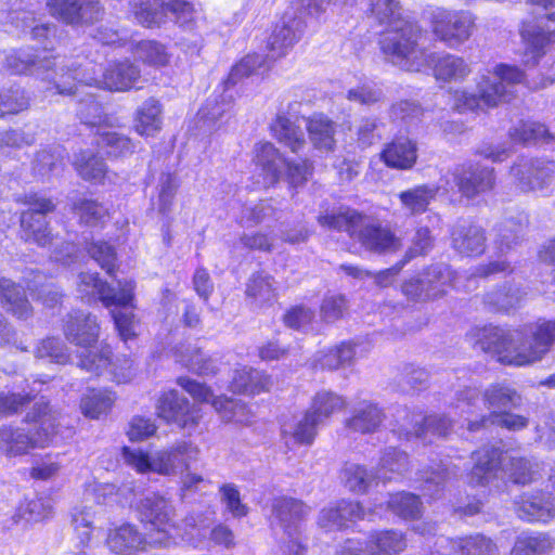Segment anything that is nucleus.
Returning <instances> with one entry per match:
<instances>
[{
	"mask_svg": "<svg viewBox=\"0 0 555 555\" xmlns=\"http://www.w3.org/2000/svg\"><path fill=\"white\" fill-rule=\"evenodd\" d=\"M477 343L498 361L525 366L541 361L555 344V320H539L516 331L489 325L477 330Z\"/></svg>",
	"mask_w": 555,
	"mask_h": 555,
	"instance_id": "1",
	"label": "nucleus"
},
{
	"mask_svg": "<svg viewBox=\"0 0 555 555\" xmlns=\"http://www.w3.org/2000/svg\"><path fill=\"white\" fill-rule=\"evenodd\" d=\"M100 326L96 318L91 313L75 311L67 315L64 324V334L68 341L83 349L80 353V366L96 375L103 374L107 369L117 383H127L132 377L131 362L124 361L120 372L111 363V349H98Z\"/></svg>",
	"mask_w": 555,
	"mask_h": 555,
	"instance_id": "2",
	"label": "nucleus"
},
{
	"mask_svg": "<svg viewBox=\"0 0 555 555\" xmlns=\"http://www.w3.org/2000/svg\"><path fill=\"white\" fill-rule=\"evenodd\" d=\"M134 288L132 280L117 281V289L106 282L101 281L96 273H81L79 275L78 292L91 298H98L105 308L111 309V314L124 341L135 336Z\"/></svg>",
	"mask_w": 555,
	"mask_h": 555,
	"instance_id": "3",
	"label": "nucleus"
},
{
	"mask_svg": "<svg viewBox=\"0 0 555 555\" xmlns=\"http://www.w3.org/2000/svg\"><path fill=\"white\" fill-rule=\"evenodd\" d=\"M524 81V73L514 65L498 64L492 70L479 76L476 82L477 93L464 89L451 93L452 107L460 112H474L483 107H495L508 102L513 88Z\"/></svg>",
	"mask_w": 555,
	"mask_h": 555,
	"instance_id": "4",
	"label": "nucleus"
},
{
	"mask_svg": "<svg viewBox=\"0 0 555 555\" xmlns=\"http://www.w3.org/2000/svg\"><path fill=\"white\" fill-rule=\"evenodd\" d=\"M60 413L47 402H37L26 414V423L37 424L36 431L29 437L20 428L2 426L0 428V452L8 457L20 456L35 448H46L53 442L59 433Z\"/></svg>",
	"mask_w": 555,
	"mask_h": 555,
	"instance_id": "5",
	"label": "nucleus"
},
{
	"mask_svg": "<svg viewBox=\"0 0 555 555\" xmlns=\"http://www.w3.org/2000/svg\"><path fill=\"white\" fill-rule=\"evenodd\" d=\"M135 509L142 522L150 524L153 529L166 534L168 538L180 537L188 542H195L207 534L210 519L201 518L198 521L193 515L188 516L182 526L173 522L175 507L168 499L156 492H151L138 500Z\"/></svg>",
	"mask_w": 555,
	"mask_h": 555,
	"instance_id": "6",
	"label": "nucleus"
},
{
	"mask_svg": "<svg viewBox=\"0 0 555 555\" xmlns=\"http://www.w3.org/2000/svg\"><path fill=\"white\" fill-rule=\"evenodd\" d=\"M474 466L468 475L473 486H486L498 476L500 468L515 483H529L540 476V465L524 457L502 454L496 448H483L473 453Z\"/></svg>",
	"mask_w": 555,
	"mask_h": 555,
	"instance_id": "7",
	"label": "nucleus"
},
{
	"mask_svg": "<svg viewBox=\"0 0 555 555\" xmlns=\"http://www.w3.org/2000/svg\"><path fill=\"white\" fill-rule=\"evenodd\" d=\"M199 453L198 446L188 440L178 441L152 455L127 447L122 450L126 463L138 473H156L163 476H176L188 470L198 460Z\"/></svg>",
	"mask_w": 555,
	"mask_h": 555,
	"instance_id": "8",
	"label": "nucleus"
},
{
	"mask_svg": "<svg viewBox=\"0 0 555 555\" xmlns=\"http://www.w3.org/2000/svg\"><path fill=\"white\" fill-rule=\"evenodd\" d=\"M387 27L379 43L383 53L393 65L418 72L428 64L429 56L418 46L421 31L417 26L402 18Z\"/></svg>",
	"mask_w": 555,
	"mask_h": 555,
	"instance_id": "9",
	"label": "nucleus"
},
{
	"mask_svg": "<svg viewBox=\"0 0 555 555\" xmlns=\"http://www.w3.org/2000/svg\"><path fill=\"white\" fill-rule=\"evenodd\" d=\"M253 162L259 175L257 183L262 188L273 186L281 179H285L291 186L296 188L307 182L312 175V166L308 160H287L269 142L255 145Z\"/></svg>",
	"mask_w": 555,
	"mask_h": 555,
	"instance_id": "10",
	"label": "nucleus"
},
{
	"mask_svg": "<svg viewBox=\"0 0 555 555\" xmlns=\"http://www.w3.org/2000/svg\"><path fill=\"white\" fill-rule=\"evenodd\" d=\"M135 21L147 28L160 27L169 17L179 27L193 29L202 17L201 9L186 0H129Z\"/></svg>",
	"mask_w": 555,
	"mask_h": 555,
	"instance_id": "11",
	"label": "nucleus"
},
{
	"mask_svg": "<svg viewBox=\"0 0 555 555\" xmlns=\"http://www.w3.org/2000/svg\"><path fill=\"white\" fill-rule=\"evenodd\" d=\"M81 64L70 61L68 68V80L75 92L76 82L87 86H95L109 91H128L135 86L140 78V70L129 62H117L109 64L105 69L101 66L87 62L81 69Z\"/></svg>",
	"mask_w": 555,
	"mask_h": 555,
	"instance_id": "12",
	"label": "nucleus"
},
{
	"mask_svg": "<svg viewBox=\"0 0 555 555\" xmlns=\"http://www.w3.org/2000/svg\"><path fill=\"white\" fill-rule=\"evenodd\" d=\"M5 67L12 74L30 73L41 77L42 80H53L52 87H47L46 91L55 90V93L69 95L73 93V85L68 80V68L70 61L66 64H57L55 60L51 62L47 56L33 54L28 50L11 51L5 54Z\"/></svg>",
	"mask_w": 555,
	"mask_h": 555,
	"instance_id": "13",
	"label": "nucleus"
},
{
	"mask_svg": "<svg viewBox=\"0 0 555 555\" xmlns=\"http://www.w3.org/2000/svg\"><path fill=\"white\" fill-rule=\"evenodd\" d=\"M427 18L435 37L451 49L465 43L475 28V16L464 10L436 7L428 11Z\"/></svg>",
	"mask_w": 555,
	"mask_h": 555,
	"instance_id": "14",
	"label": "nucleus"
},
{
	"mask_svg": "<svg viewBox=\"0 0 555 555\" xmlns=\"http://www.w3.org/2000/svg\"><path fill=\"white\" fill-rule=\"evenodd\" d=\"M178 384L192 396L194 400L211 403L215 411L224 422L247 425L253 420L251 411L241 401H234L224 397H215L210 388L188 377H180Z\"/></svg>",
	"mask_w": 555,
	"mask_h": 555,
	"instance_id": "15",
	"label": "nucleus"
},
{
	"mask_svg": "<svg viewBox=\"0 0 555 555\" xmlns=\"http://www.w3.org/2000/svg\"><path fill=\"white\" fill-rule=\"evenodd\" d=\"M480 404L492 412H504L505 409L516 408L520 404L519 395L505 385H492L486 389L483 397L479 398L476 388H467L460 392L456 409L462 413L474 414L480 409Z\"/></svg>",
	"mask_w": 555,
	"mask_h": 555,
	"instance_id": "16",
	"label": "nucleus"
},
{
	"mask_svg": "<svg viewBox=\"0 0 555 555\" xmlns=\"http://www.w3.org/2000/svg\"><path fill=\"white\" fill-rule=\"evenodd\" d=\"M406 547L405 537L398 530L372 532L367 540L348 539L337 555H399Z\"/></svg>",
	"mask_w": 555,
	"mask_h": 555,
	"instance_id": "17",
	"label": "nucleus"
},
{
	"mask_svg": "<svg viewBox=\"0 0 555 555\" xmlns=\"http://www.w3.org/2000/svg\"><path fill=\"white\" fill-rule=\"evenodd\" d=\"M272 509L286 535L284 540L286 551L289 554L299 555L302 548L299 521L308 514L309 508L298 500L279 498L274 500Z\"/></svg>",
	"mask_w": 555,
	"mask_h": 555,
	"instance_id": "18",
	"label": "nucleus"
},
{
	"mask_svg": "<svg viewBox=\"0 0 555 555\" xmlns=\"http://www.w3.org/2000/svg\"><path fill=\"white\" fill-rule=\"evenodd\" d=\"M25 203L29 208L21 216L23 237L26 242L47 246L53 238L48 231L46 214L53 210V203L37 194L27 196Z\"/></svg>",
	"mask_w": 555,
	"mask_h": 555,
	"instance_id": "19",
	"label": "nucleus"
},
{
	"mask_svg": "<svg viewBox=\"0 0 555 555\" xmlns=\"http://www.w3.org/2000/svg\"><path fill=\"white\" fill-rule=\"evenodd\" d=\"M156 410L159 417L186 430L195 429L203 417L202 409L191 404L176 390L164 392L158 399Z\"/></svg>",
	"mask_w": 555,
	"mask_h": 555,
	"instance_id": "20",
	"label": "nucleus"
},
{
	"mask_svg": "<svg viewBox=\"0 0 555 555\" xmlns=\"http://www.w3.org/2000/svg\"><path fill=\"white\" fill-rule=\"evenodd\" d=\"M350 237L357 240L366 250L377 254L396 253L402 246L400 237L390 229L361 214Z\"/></svg>",
	"mask_w": 555,
	"mask_h": 555,
	"instance_id": "21",
	"label": "nucleus"
},
{
	"mask_svg": "<svg viewBox=\"0 0 555 555\" xmlns=\"http://www.w3.org/2000/svg\"><path fill=\"white\" fill-rule=\"evenodd\" d=\"M511 175L524 192L547 191L555 180V163L521 160L512 167Z\"/></svg>",
	"mask_w": 555,
	"mask_h": 555,
	"instance_id": "22",
	"label": "nucleus"
},
{
	"mask_svg": "<svg viewBox=\"0 0 555 555\" xmlns=\"http://www.w3.org/2000/svg\"><path fill=\"white\" fill-rule=\"evenodd\" d=\"M447 283H456L450 268L437 264L430 268L422 279L406 282L402 289L411 299L431 298L443 292L440 287Z\"/></svg>",
	"mask_w": 555,
	"mask_h": 555,
	"instance_id": "23",
	"label": "nucleus"
},
{
	"mask_svg": "<svg viewBox=\"0 0 555 555\" xmlns=\"http://www.w3.org/2000/svg\"><path fill=\"white\" fill-rule=\"evenodd\" d=\"M519 518L529 522H548L555 517V496L542 491L524 493L515 502Z\"/></svg>",
	"mask_w": 555,
	"mask_h": 555,
	"instance_id": "24",
	"label": "nucleus"
},
{
	"mask_svg": "<svg viewBox=\"0 0 555 555\" xmlns=\"http://www.w3.org/2000/svg\"><path fill=\"white\" fill-rule=\"evenodd\" d=\"M365 516V511L358 502L343 500L321 509L318 526L326 532L341 530L348 522Z\"/></svg>",
	"mask_w": 555,
	"mask_h": 555,
	"instance_id": "25",
	"label": "nucleus"
},
{
	"mask_svg": "<svg viewBox=\"0 0 555 555\" xmlns=\"http://www.w3.org/2000/svg\"><path fill=\"white\" fill-rule=\"evenodd\" d=\"M53 15L67 24L91 23L101 13L98 0H48Z\"/></svg>",
	"mask_w": 555,
	"mask_h": 555,
	"instance_id": "26",
	"label": "nucleus"
},
{
	"mask_svg": "<svg viewBox=\"0 0 555 555\" xmlns=\"http://www.w3.org/2000/svg\"><path fill=\"white\" fill-rule=\"evenodd\" d=\"M106 545L113 553L129 555L132 552L144 551L146 540L134 525L124 522L108 530Z\"/></svg>",
	"mask_w": 555,
	"mask_h": 555,
	"instance_id": "27",
	"label": "nucleus"
},
{
	"mask_svg": "<svg viewBox=\"0 0 555 555\" xmlns=\"http://www.w3.org/2000/svg\"><path fill=\"white\" fill-rule=\"evenodd\" d=\"M304 33V25L300 20L291 18L278 24L269 37V50L271 59L285 55L288 50L299 40Z\"/></svg>",
	"mask_w": 555,
	"mask_h": 555,
	"instance_id": "28",
	"label": "nucleus"
},
{
	"mask_svg": "<svg viewBox=\"0 0 555 555\" xmlns=\"http://www.w3.org/2000/svg\"><path fill=\"white\" fill-rule=\"evenodd\" d=\"M304 33V25L300 20L291 18L278 24L269 37V50L271 59L285 55L288 50L299 40Z\"/></svg>",
	"mask_w": 555,
	"mask_h": 555,
	"instance_id": "29",
	"label": "nucleus"
},
{
	"mask_svg": "<svg viewBox=\"0 0 555 555\" xmlns=\"http://www.w3.org/2000/svg\"><path fill=\"white\" fill-rule=\"evenodd\" d=\"M232 95L221 94L209 98L196 114L197 127L203 132H212L220 128L221 120L230 113Z\"/></svg>",
	"mask_w": 555,
	"mask_h": 555,
	"instance_id": "30",
	"label": "nucleus"
},
{
	"mask_svg": "<svg viewBox=\"0 0 555 555\" xmlns=\"http://www.w3.org/2000/svg\"><path fill=\"white\" fill-rule=\"evenodd\" d=\"M459 191L468 199L492 189L494 184L493 172L489 168L463 169L454 175Z\"/></svg>",
	"mask_w": 555,
	"mask_h": 555,
	"instance_id": "31",
	"label": "nucleus"
},
{
	"mask_svg": "<svg viewBox=\"0 0 555 555\" xmlns=\"http://www.w3.org/2000/svg\"><path fill=\"white\" fill-rule=\"evenodd\" d=\"M321 424L307 411L300 418H294L282 425V437L288 448L294 446H309L317 436V428Z\"/></svg>",
	"mask_w": 555,
	"mask_h": 555,
	"instance_id": "32",
	"label": "nucleus"
},
{
	"mask_svg": "<svg viewBox=\"0 0 555 555\" xmlns=\"http://www.w3.org/2000/svg\"><path fill=\"white\" fill-rule=\"evenodd\" d=\"M555 547V539L540 531H524L513 544L509 555H550Z\"/></svg>",
	"mask_w": 555,
	"mask_h": 555,
	"instance_id": "33",
	"label": "nucleus"
},
{
	"mask_svg": "<svg viewBox=\"0 0 555 555\" xmlns=\"http://www.w3.org/2000/svg\"><path fill=\"white\" fill-rule=\"evenodd\" d=\"M434 76L440 81H462L472 73L470 65L461 56L442 54L431 59Z\"/></svg>",
	"mask_w": 555,
	"mask_h": 555,
	"instance_id": "34",
	"label": "nucleus"
},
{
	"mask_svg": "<svg viewBox=\"0 0 555 555\" xmlns=\"http://www.w3.org/2000/svg\"><path fill=\"white\" fill-rule=\"evenodd\" d=\"M272 385L271 378L251 367L243 366L234 371L230 389L233 392L256 395L268 391Z\"/></svg>",
	"mask_w": 555,
	"mask_h": 555,
	"instance_id": "35",
	"label": "nucleus"
},
{
	"mask_svg": "<svg viewBox=\"0 0 555 555\" xmlns=\"http://www.w3.org/2000/svg\"><path fill=\"white\" fill-rule=\"evenodd\" d=\"M0 298L3 307L14 317L27 320L33 315V308L24 291L9 279L0 276Z\"/></svg>",
	"mask_w": 555,
	"mask_h": 555,
	"instance_id": "36",
	"label": "nucleus"
},
{
	"mask_svg": "<svg viewBox=\"0 0 555 555\" xmlns=\"http://www.w3.org/2000/svg\"><path fill=\"white\" fill-rule=\"evenodd\" d=\"M382 158L388 167L410 169L417 158L416 145L405 138L396 139L384 149Z\"/></svg>",
	"mask_w": 555,
	"mask_h": 555,
	"instance_id": "37",
	"label": "nucleus"
},
{
	"mask_svg": "<svg viewBox=\"0 0 555 555\" xmlns=\"http://www.w3.org/2000/svg\"><path fill=\"white\" fill-rule=\"evenodd\" d=\"M485 233L479 227H459L452 232L453 248L462 255H480L485 250Z\"/></svg>",
	"mask_w": 555,
	"mask_h": 555,
	"instance_id": "38",
	"label": "nucleus"
},
{
	"mask_svg": "<svg viewBox=\"0 0 555 555\" xmlns=\"http://www.w3.org/2000/svg\"><path fill=\"white\" fill-rule=\"evenodd\" d=\"M271 131L280 143L294 153H298L306 144L300 125H297V120H292L285 115H278L271 125Z\"/></svg>",
	"mask_w": 555,
	"mask_h": 555,
	"instance_id": "39",
	"label": "nucleus"
},
{
	"mask_svg": "<svg viewBox=\"0 0 555 555\" xmlns=\"http://www.w3.org/2000/svg\"><path fill=\"white\" fill-rule=\"evenodd\" d=\"M346 406L347 401L343 396L331 390H321L314 395L307 411L309 415L314 416L315 422L323 425L333 414L343 411Z\"/></svg>",
	"mask_w": 555,
	"mask_h": 555,
	"instance_id": "40",
	"label": "nucleus"
},
{
	"mask_svg": "<svg viewBox=\"0 0 555 555\" xmlns=\"http://www.w3.org/2000/svg\"><path fill=\"white\" fill-rule=\"evenodd\" d=\"M439 186L422 184L399 193L402 208L410 215H420L427 210L429 204L435 199Z\"/></svg>",
	"mask_w": 555,
	"mask_h": 555,
	"instance_id": "41",
	"label": "nucleus"
},
{
	"mask_svg": "<svg viewBox=\"0 0 555 555\" xmlns=\"http://www.w3.org/2000/svg\"><path fill=\"white\" fill-rule=\"evenodd\" d=\"M162 128V107L155 99H149L137 109L134 129L142 137H152Z\"/></svg>",
	"mask_w": 555,
	"mask_h": 555,
	"instance_id": "42",
	"label": "nucleus"
},
{
	"mask_svg": "<svg viewBox=\"0 0 555 555\" xmlns=\"http://www.w3.org/2000/svg\"><path fill=\"white\" fill-rule=\"evenodd\" d=\"M116 396L108 389H89L81 398V413L89 418H100L112 409Z\"/></svg>",
	"mask_w": 555,
	"mask_h": 555,
	"instance_id": "43",
	"label": "nucleus"
},
{
	"mask_svg": "<svg viewBox=\"0 0 555 555\" xmlns=\"http://www.w3.org/2000/svg\"><path fill=\"white\" fill-rule=\"evenodd\" d=\"M357 347L351 343H341L327 350H322L315 357V365L327 370H338L350 365L358 354Z\"/></svg>",
	"mask_w": 555,
	"mask_h": 555,
	"instance_id": "44",
	"label": "nucleus"
},
{
	"mask_svg": "<svg viewBox=\"0 0 555 555\" xmlns=\"http://www.w3.org/2000/svg\"><path fill=\"white\" fill-rule=\"evenodd\" d=\"M383 421L382 411L372 403L362 402L354 409L353 415L346 421V426L358 433H372Z\"/></svg>",
	"mask_w": 555,
	"mask_h": 555,
	"instance_id": "45",
	"label": "nucleus"
},
{
	"mask_svg": "<svg viewBox=\"0 0 555 555\" xmlns=\"http://www.w3.org/2000/svg\"><path fill=\"white\" fill-rule=\"evenodd\" d=\"M307 129L314 147L332 151L335 145V126L327 117L314 115L307 121Z\"/></svg>",
	"mask_w": 555,
	"mask_h": 555,
	"instance_id": "46",
	"label": "nucleus"
},
{
	"mask_svg": "<svg viewBox=\"0 0 555 555\" xmlns=\"http://www.w3.org/2000/svg\"><path fill=\"white\" fill-rule=\"evenodd\" d=\"M73 165L78 175L87 181L103 183L107 173L105 163L91 151H82L75 155Z\"/></svg>",
	"mask_w": 555,
	"mask_h": 555,
	"instance_id": "47",
	"label": "nucleus"
},
{
	"mask_svg": "<svg viewBox=\"0 0 555 555\" xmlns=\"http://www.w3.org/2000/svg\"><path fill=\"white\" fill-rule=\"evenodd\" d=\"M520 35L533 59L540 57L550 44L555 43L554 30H544L540 25L529 22L522 23Z\"/></svg>",
	"mask_w": 555,
	"mask_h": 555,
	"instance_id": "48",
	"label": "nucleus"
},
{
	"mask_svg": "<svg viewBox=\"0 0 555 555\" xmlns=\"http://www.w3.org/2000/svg\"><path fill=\"white\" fill-rule=\"evenodd\" d=\"M412 422L414 423L413 429L406 431V436L414 435L428 442H431V439L428 438L429 435L442 437L449 433L450 422L444 416L430 415L425 417L422 414H413Z\"/></svg>",
	"mask_w": 555,
	"mask_h": 555,
	"instance_id": "49",
	"label": "nucleus"
},
{
	"mask_svg": "<svg viewBox=\"0 0 555 555\" xmlns=\"http://www.w3.org/2000/svg\"><path fill=\"white\" fill-rule=\"evenodd\" d=\"M467 427L470 431L477 430L481 426H486L488 423L499 425L508 430H521L529 424V420L526 416L514 414L509 412H491L489 416H482L478 421L467 420Z\"/></svg>",
	"mask_w": 555,
	"mask_h": 555,
	"instance_id": "50",
	"label": "nucleus"
},
{
	"mask_svg": "<svg viewBox=\"0 0 555 555\" xmlns=\"http://www.w3.org/2000/svg\"><path fill=\"white\" fill-rule=\"evenodd\" d=\"M177 358L184 366L199 375H210L217 372L216 361L196 347L188 346L178 350Z\"/></svg>",
	"mask_w": 555,
	"mask_h": 555,
	"instance_id": "51",
	"label": "nucleus"
},
{
	"mask_svg": "<svg viewBox=\"0 0 555 555\" xmlns=\"http://www.w3.org/2000/svg\"><path fill=\"white\" fill-rule=\"evenodd\" d=\"M107 127L108 126L99 130L96 139L98 146L105 150L108 155L114 157L131 154L134 150L131 140L124 134L107 129Z\"/></svg>",
	"mask_w": 555,
	"mask_h": 555,
	"instance_id": "52",
	"label": "nucleus"
},
{
	"mask_svg": "<svg viewBox=\"0 0 555 555\" xmlns=\"http://www.w3.org/2000/svg\"><path fill=\"white\" fill-rule=\"evenodd\" d=\"M359 216L360 214L353 209L340 208L338 210L321 214L318 217V222L323 228L346 231L351 236L357 221L359 220Z\"/></svg>",
	"mask_w": 555,
	"mask_h": 555,
	"instance_id": "53",
	"label": "nucleus"
},
{
	"mask_svg": "<svg viewBox=\"0 0 555 555\" xmlns=\"http://www.w3.org/2000/svg\"><path fill=\"white\" fill-rule=\"evenodd\" d=\"M246 295L258 305L273 300L276 296L273 279L263 272L254 274L247 283Z\"/></svg>",
	"mask_w": 555,
	"mask_h": 555,
	"instance_id": "54",
	"label": "nucleus"
},
{
	"mask_svg": "<svg viewBox=\"0 0 555 555\" xmlns=\"http://www.w3.org/2000/svg\"><path fill=\"white\" fill-rule=\"evenodd\" d=\"M133 53L143 63L155 67L167 65L170 57L165 46L154 40L138 42L133 48Z\"/></svg>",
	"mask_w": 555,
	"mask_h": 555,
	"instance_id": "55",
	"label": "nucleus"
},
{
	"mask_svg": "<svg viewBox=\"0 0 555 555\" xmlns=\"http://www.w3.org/2000/svg\"><path fill=\"white\" fill-rule=\"evenodd\" d=\"M387 508L402 518L413 519L421 515L422 503L415 494L400 492L389 495Z\"/></svg>",
	"mask_w": 555,
	"mask_h": 555,
	"instance_id": "56",
	"label": "nucleus"
},
{
	"mask_svg": "<svg viewBox=\"0 0 555 555\" xmlns=\"http://www.w3.org/2000/svg\"><path fill=\"white\" fill-rule=\"evenodd\" d=\"M378 476L369 473L364 466L349 464L343 470V480L346 488L354 493H364L376 481Z\"/></svg>",
	"mask_w": 555,
	"mask_h": 555,
	"instance_id": "57",
	"label": "nucleus"
},
{
	"mask_svg": "<svg viewBox=\"0 0 555 555\" xmlns=\"http://www.w3.org/2000/svg\"><path fill=\"white\" fill-rule=\"evenodd\" d=\"M179 188V180L172 173H163L157 184V196L154 206L158 212L167 215L171 211L173 199Z\"/></svg>",
	"mask_w": 555,
	"mask_h": 555,
	"instance_id": "58",
	"label": "nucleus"
},
{
	"mask_svg": "<svg viewBox=\"0 0 555 555\" xmlns=\"http://www.w3.org/2000/svg\"><path fill=\"white\" fill-rule=\"evenodd\" d=\"M452 548L460 555H494L496 551V546L480 534L452 541Z\"/></svg>",
	"mask_w": 555,
	"mask_h": 555,
	"instance_id": "59",
	"label": "nucleus"
},
{
	"mask_svg": "<svg viewBox=\"0 0 555 555\" xmlns=\"http://www.w3.org/2000/svg\"><path fill=\"white\" fill-rule=\"evenodd\" d=\"M273 214L274 209L268 202L248 203L241 207L236 219L242 227L248 228L266 221Z\"/></svg>",
	"mask_w": 555,
	"mask_h": 555,
	"instance_id": "60",
	"label": "nucleus"
},
{
	"mask_svg": "<svg viewBox=\"0 0 555 555\" xmlns=\"http://www.w3.org/2000/svg\"><path fill=\"white\" fill-rule=\"evenodd\" d=\"M77 115L79 119L90 126L100 127L99 130L106 126H112L108 122L107 116L103 114V107L92 95L79 101L77 107Z\"/></svg>",
	"mask_w": 555,
	"mask_h": 555,
	"instance_id": "61",
	"label": "nucleus"
},
{
	"mask_svg": "<svg viewBox=\"0 0 555 555\" xmlns=\"http://www.w3.org/2000/svg\"><path fill=\"white\" fill-rule=\"evenodd\" d=\"M379 475L380 479H391L388 473L403 474L408 469L409 461L408 455L393 448H388L383 452L379 460Z\"/></svg>",
	"mask_w": 555,
	"mask_h": 555,
	"instance_id": "62",
	"label": "nucleus"
},
{
	"mask_svg": "<svg viewBox=\"0 0 555 555\" xmlns=\"http://www.w3.org/2000/svg\"><path fill=\"white\" fill-rule=\"evenodd\" d=\"M269 65L260 54H248L233 66L229 75V83L234 85L237 80L267 70Z\"/></svg>",
	"mask_w": 555,
	"mask_h": 555,
	"instance_id": "63",
	"label": "nucleus"
},
{
	"mask_svg": "<svg viewBox=\"0 0 555 555\" xmlns=\"http://www.w3.org/2000/svg\"><path fill=\"white\" fill-rule=\"evenodd\" d=\"M509 135L514 142L518 143L548 142L552 138L544 125L533 121L521 122L519 126L514 127Z\"/></svg>",
	"mask_w": 555,
	"mask_h": 555,
	"instance_id": "64",
	"label": "nucleus"
}]
</instances>
